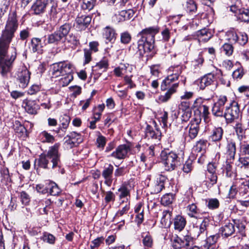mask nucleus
<instances>
[{
	"label": "nucleus",
	"instance_id": "nucleus-1",
	"mask_svg": "<svg viewBox=\"0 0 249 249\" xmlns=\"http://www.w3.org/2000/svg\"><path fill=\"white\" fill-rule=\"evenodd\" d=\"M159 32L157 27H150L143 29L139 33L141 36L137 44H132L129 48L132 55L142 56L145 53L151 52L154 47L155 36Z\"/></svg>",
	"mask_w": 249,
	"mask_h": 249
},
{
	"label": "nucleus",
	"instance_id": "nucleus-2",
	"mask_svg": "<svg viewBox=\"0 0 249 249\" xmlns=\"http://www.w3.org/2000/svg\"><path fill=\"white\" fill-rule=\"evenodd\" d=\"M11 41L12 39L3 36L0 37V74L3 78L8 77L17 57L15 48L9 53L8 52Z\"/></svg>",
	"mask_w": 249,
	"mask_h": 249
},
{
	"label": "nucleus",
	"instance_id": "nucleus-3",
	"mask_svg": "<svg viewBox=\"0 0 249 249\" xmlns=\"http://www.w3.org/2000/svg\"><path fill=\"white\" fill-rule=\"evenodd\" d=\"M59 144L55 143L50 147L47 153L41 154L38 159L35 160V168L38 170V168H48L49 160L52 163V168H60V155L58 153Z\"/></svg>",
	"mask_w": 249,
	"mask_h": 249
},
{
	"label": "nucleus",
	"instance_id": "nucleus-4",
	"mask_svg": "<svg viewBox=\"0 0 249 249\" xmlns=\"http://www.w3.org/2000/svg\"><path fill=\"white\" fill-rule=\"evenodd\" d=\"M160 157L161 162L166 171H173L180 164L179 158L178 155L174 152L162 151Z\"/></svg>",
	"mask_w": 249,
	"mask_h": 249
},
{
	"label": "nucleus",
	"instance_id": "nucleus-5",
	"mask_svg": "<svg viewBox=\"0 0 249 249\" xmlns=\"http://www.w3.org/2000/svg\"><path fill=\"white\" fill-rule=\"evenodd\" d=\"M71 29V25L69 23L62 25L53 33L47 36L45 40V41H46V43L58 44L63 38L68 35Z\"/></svg>",
	"mask_w": 249,
	"mask_h": 249
},
{
	"label": "nucleus",
	"instance_id": "nucleus-6",
	"mask_svg": "<svg viewBox=\"0 0 249 249\" xmlns=\"http://www.w3.org/2000/svg\"><path fill=\"white\" fill-rule=\"evenodd\" d=\"M18 27L17 14L15 12H13L9 15L5 29L1 36L12 40Z\"/></svg>",
	"mask_w": 249,
	"mask_h": 249
},
{
	"label": "nucleus",
	"instance_id": "nucleus-7",
	"mask_svg": "<svg viewBox=\"0 0 249 249\" xmlns=\"http://www.w3.org/2000/svg\"><path fill=\"white\" fill-rule=\"evenodd\" d=\"M226 39L230 43L244 46L248 41V36L245 32L237 33L233 29L229 30L226 33Z\"/></svg>",
	"mask_w": 249,
	"mask_h": 249
},
{
	"label": "nucleus",
	"instance_id": "nucleus-8",
	"mask_svg": "<svg viewBox=\"0 0 249 249\" xmlns=\"http://www.w3.org/2000/svg\"><path fill=\"white\" fill-rule=\"evenodd\" d=\"M182 71V67L181 66L178 65L170 67L168 70V76L162 81L161 84V90H166L167 88V87L170 86L172 82L178 80L181 74Z\"/></svg>",
	"mask_w": 249,
	"mask_h": 249
},
{
	"label": "nucleus",
	"instance_id": "nucleus-9",
	"mask_svg": "<svg viewBox=\"0 0 249 249\" xmlns=\"http://www.w3.org/2000/svg\"><path fill=\"white\" fill-rule=\"evenodd\" d=\"M240 115L241 112L238 104L233 101L230 103L229 107H226L223 117L227 124H231L238 119Z\"/></svg>",
	"mask_w": 249,
	"mask_h": 249
},
{
	"label": "nucleus",
	"instance_id": "nucleus-10",
	"mask_svg": "<svg viewBox=\"0 0 249 249\" xmlns=\"http://www.w3.org/2000/svg\"><path fill=\"white\" fill-rule=\"evenodd\" d=\"M71 65L70 63L60 62L53 64L50 69V72L53 77L62 76L66 73L72 72Z\"/></svg>",
	"mask_w": 249,
	"mask_h": 249
},
{
	"label": "nucleus",
	"instance_id": "nucleus-11",
	"mask_svg": "<svg viewBox=\"0 0 249 249\" xmlns=\"http://www.w3.org/2000/svg\"><path fill=\"white\" fill-rule=\"evenodd\" d=\"M178 236L176 234L172 241V247L174 249H181L189 246L192 244L194 239L190 235L179 234Z\"/></svg>",
	"mask_w": 249,
	"mask_h": 249
},
{
	"label": "nucleus",
	"instance_id": "nucleus-12",
	"mask_svg": "<svg viewBox=\"0 0 249 249\" xmlns=\"http://www.w3.org/2000/svg\"><path fill=\"white\" fill-rule=\"evenodd\" d=\"M227 97L225 95H221L217 101L213 104L212 109V114L216 117H223L224 106L227 102Z\"/></svg>",
	"mask_w": 249,
	"mask_h": 249
},
{
	"label": "nucleus",
	"instance_id": "nucleus-13",
	"mask_svg": "<svg viewBox=\"0 0 249 249\" xmlns=\"http://www.w3.org/2000/svg\"><path fill=\"white\" fill-rule=\"evenodd\" d=\"M30 72L25 67L19 69L17 74V78L20 87L25 88L27 86L30 79Z\"/></svg>",
	"mask_w": 249,
	"mask_h": 249
},
{
	"label": "nucleus",
	"instance_id": "nucleus-14",
	"mask_svg": "<svg viewBox=\"0 0 249 249\" xmlns=\"http://www.w3.org/2000/svg\"><path fill=\"white\" fill-rule=\"evenodd\" d=\"M131 147L130 143L120 145L116 150L111 153V156L118 160L124 159L127 156L128 152L130 151Z\"/></svg>",
	"mask_w": 249,
	"mask_h": 249
},
{
	"label": "nucleus",
	"instance_id": "nucleus-15",
	"mask_svg": "<svg viewBox=\"0 0 249 249\" xmlns=\"http://www.w3.org/2000/svg\"><path fill=\"white\" fill-rule=\"evenodd\" d=\"M201 119L197 118H194L191 120L188 126V136L190 139L193 140L196 137L199 131V124Z\"/></svg>",
	"mask_w": 249,
	"mask_h": 249
},
{
	"label": "nucleus",
	"instance_id": "nucleus-16",
	"mask_svg": "<svg viewBox=\"0 0 249 249\" xmlns=\"http://www.w3.org/2000/svg\"><path fill=\"white\" fill-rule=\"evenodd\" d=\"M187 214L189 216L197 219L207 218V213L201 212L195 203H192L187 206Z\"/></svg>",
	"mask_w": 249,
	"mask_h": 249
},
{
	"label": "nucleus",
	"instance_id": "nucleus-17",
	"mask_svg": "<svg viewBox=\"0 0 249 249\" xmlns=\"http://www.w3.org/2000/svg\"><path fill=\"white\" fill-rule=\"evenodd\" d=\"M114 167L111 164L106 165L102 171V176L104 178V183L110 187L113 181V173Z\"/></svg>",
	"mask_w": 249,
	"mask_h": 249
},
{
	"label": "nucleus",
	"instance_id": "nucleus-18",
	"mask_svg": "<svg viewBox=\"0 0 249 249\" xmlns=\"http://www.w3.org/2000/svg\"><path fill=\"white\" fill-rule=\"evenodd\" d=\"M200 179L202 184L207 189H210L216 183L217 176V174L204 173L201 175Z\"/></svg>",
	"mask_w": 249,
	"mask_h": 249
},
{
	"label": "nucleus",
	"instance_id": "nucleus-19",
	"mask_svg": "<svg viewBox=\"0 0 249 249\" xmlns=\"http://www.w3.org/2000/svg\"><path fill=\"white\" fill-rule=\"evenodd\" d=\"M236 151V142L233 140L228 141L226 147V158L227 160H234Z\"/></svg>",
	"mask_w": 249,
	"mask_h": 249
},
{
	"label": "nucleus",
	"instance_id": "nucleus-20",
	"mask_svg": "<svg viewBox=\"0 0 249 249\" xmlns=\"http://www.w3.org/2000/svg\"><path fill=\"white\" fill-rule=\"evenodd\" d=\"M91 17L89 15H79L75 19L77 26L81 30L85 29L90 24Z\"/></svg>",
	"mask_w": 249,
	"mask_h": 249
},
{
	"label": "nucleus",
	"instance_id": "nucleus-21",
	"mask_svg": "<svg viewBox=\"0 0 249 249\" xmlns=\"http://www.w3.org/2000/svg\"><path fill=\"white\" fill-rule=\"evenodd\" d=\"M214 76L211 73L208 74L201 77L199 80L198 84L200 89H204L206 87L212 85L214 82Z\"/></svg>",
	"mask_w": 249,
	"mask_h": 249
},
{
	"label": "nucleus",
	"instance_id": "nucleus-22",
	"mask_svg": "<svg viewBox=\"0 0 249 249\" xmlns=\"http://www.w3.org/2000/svg\"><path fill=\"white\" fill-rule=\"evenodd\" d=\"M23 106L27 113L36 114L39 109L38 105L34 101L25 100L23 103Z\"/></svg>",
	"mask_w": 249,
	"mask_h": 249
},
{
	"label": "nucleus",
	"instance_id": "nucleus-23",
	"mask_svg": "<svg viewBox=\"0 0 249 249\" xmlns=\"http://www.w3.org/2000/svg\"><path fill=\"white\" fill-rule=\"evenodd\" d=\"M178 87V83L173 84L164 95H161L159 97V101L162 103L167 102L171 98V95L176 92Z\"/></svg>",
	"mask_w": 249,
	"mask_h": 249
},
{
	"label": "nucleus",
	"instance_id": "nucleus-24",
	"mask_svg": "<svg viewBox=\"0 0 249 249\" xmlns=\"http://www.w3.org/2000/svg\"><path fill=\"white\" fill-rule=\"evenodd\" d=\"M197 36L199 41L207 42L212 38L213 34L209 29L204 28L197 32Z\"/></svg>",
	"mask_w": 249,
	"mask_h": 249
},
{
	"label": "nucleus",
	"instance_id": "nucleus-25",
	"mask_svg": "<svg viewBox=\"0 0 249 249\" xmlns=\"http://www.w3.org/2000/svg\"><path fill=\"white\" fill-rule=\"evenodd\" d=\"M186 224L185 218L180 215H178L174 219V228L178 231H181L185 227Z\"/></svg>",
	"mask_w": 249,
	"mask_h": 249
},
{
	"label": "nucleus",
	"instance_id": "nucleus-26",
	"mask_svg": "<svg viewBox=\"0 0 249 249\" xmlns=\"http://www.w3.org/2000/svg\"><path fill=\"white\" fill-rule=\"evenodd\" d=\"M103 36L107 41L113 42L116 39V34L113 28L107 27L104 30Z\"/></svg>",
	"mask_w": 249,
	"mask_h": 249
},
{
	"label": "nucleus",
	"instance_id": "nucleus-27",
	"mask_svg": "<svg viewBox=\"0 0 249 249\" xmlns=\"http://www.w3.org/2000/svg\"><path fill=\"white\" fill-rule=\"evenodd\" d=\"M223 133L224 130L221 127L215 128L212 130L210 138L213 142H219L222 139Z\"/></svg>",
	"mask_w": 249,
	"mask_h": 249
},
{
	"label": "nucleus",
	"instance_id": "nucleus-28",
	"mask_svg": "<svg viewBox=\"0 0 249 249\" xmlns=\"http://www.w3.org/2000/svg\"><path fill=\"white\" fill-rule=\"evenodd\" d=\"M45 8V0H36L32 7V9L35 14L38 15L44 12Z\"/></svg>",
	"mask_w": 249,
	"mask_h": 249
},
{
	"label": "nucleus",
	"instance_id": "nucleus-29",
	"mask_svg": "<svg viewBox=\"0 0 249 249\" xmlns=\"http://www.w3.org/2000/svg\"><path fill=\"white\" fill-rule=\"evenodd\" d=\"M145 136L148 139H160V132L158 129L154 131L152 126L147 125L145 130Z\"/></svg>",
	"mask_w": 249,
	"mask_h": 249
},
{
	"label": "nucleus",
	"instance_id": "nucleus-30",
	"mask_svg": "<svg viewBox=\"0 0 249 249\" xmlns=\"http://www.w3.org/2000/svg\"><path fill=\"white\" fill-rule=\"evenodd\" d=\"M199 101H201V99H196L194 101L193 107L198 108L199 111L202 114V116L204 117V119L206 120L209 114V107L205 105H200L198 106L197 103Z\"/></svg>",
	"mask_w": 249,
	"mask_h": 249
},
{
	"label": "nucleus",
	"instance_id": "nucleus-31",
	"mask_svg": "<svg viewBox=\"0 0 249 249\" xmlns=\"http://www.w3.org/2000/svg\"><path fill=\"white\" fill-rule=\"evenodd\" d=\"M130 186L128 184H123L118 189V196L120 199L126 198L128 199L127 197H130Z\"/></svg>",
	"mask_w": 249,
	"mask_h": 249
},
{
	"label": "nucleus",
	"instance_id": "nucleus-32",
	"mask_svg": "<svg viewBox=\"0 0 249 249\" xmlns=\"http://www.w3.org/2000/svg\"><path fill=\"white\" fill-rule=\"evenodd\" d=\"M233 161L226 160L225 164L222 167L223 174H225L227 177H232L233 176L234 171L232 165Z\"/></svg>",
	"mask_w": 249,
	"mask_h": 249
},
{
	"label": "nucleus",
	"instance_id": "nucleus-33",
	"mask_svg": "<svg viewBox=\"0 0 249 249\" xmlns=\"http://www.w3.org/2000/svg\"><path fill=\"white\" fill-rule=\"evenodd\" d=\"M67 137L69 138V143H71L73 145L78 144L82 142L81 135L75 132H71Z\"/></svg>",
	"mask_w": 249,
	"mask_h": 249
},
{
	"label": "nucleus",
	"instance_id": "nucleus-34",
	"mask_svg": "<svg viewBox=\"0 0 249 249\" xmlns=\"http://www.w3.org/2000/svg\"><path fill=\"white\" fill-rule=\"evenodd\" d=\"M47 190L52 196H58L60 193V189L57 185L53 182L50 181L48 183Z\"/></svg>",
	"mask_w": 249,
	"mask_h": 249
},
{
	"label": "nucleus",
	"instance_id": "nucleus-35",
	"mask_svg": "<svg viewBox=\"0 0 249 249\" xmlns=\"http://www.w3.org/2000/svg\"><path fill=\"white\" fill-rule=\"evenodd\" d=\"M134 15V12L132 9L121 11L119 15V19L121 21L129 20L132 18Z\"/></svg>",
	"mask_w": 249,
	"mask_h": 249
},
{
	"label": "nucleus",
	"instance_id": "nucleus-36",
	"mask_svg": "<svg viewBox=\"0 0 249 249\" xmlns=\"http://www.w3.org/2000/svg\"><path fill=\"white\" fill-rule=\"evenodd\" d=\"M172 213L169 210L164 211L161 219V223L165 227L168 226L171 223Z\"/></svg>",
	"mask_w": 249,
	"mask_h": 249
},
{
	"label": "nucleus",
	"instance_id": "nucleus-37",
	"mask_svg": "<svg viewBox=\"0 0 249 249\" xmlns=\"http://www.w3.org/2000/svg\"><path fill=\"white\" fill-rule=\"evenodd\" d=\"M62 77L59 80V85L62 87L68 86L73 80V76L71 72L66 73L62 75Z\"/></svg>",
	"mask_w": 249,
	"mask_h": 249
},
{
	"label": "nucleus",
	"instance_id": "nucleus-38",
	"mask_svg": "<svg viewBox=\"0 0 249 249\" xmlns=\"http://www.w3.org/2000/svg\"><path fill=\"white\" fill-rule=\"evenodd\" d=\"M45 5L46 7H47L50 8V12L51 14L56 13L58 4L56 0H45Z\"/></svg>",
	"mask_w": 249,
	"mask_h": 249
},
{
	"label": "nucleus",
	"instance_id": "nucleus-39",
	"mask_svg": "<svg viewBox=\"0 0 249 249\" xmlns=\"http://www.w3.org/2000/svg\"><path fill=\"white\" fill-rule=\"evenodd\" d=\"M42 47L41 40L38 38H33L31 40L30 48L33 52L35 53Z\"/></svg>",
	"mask_w": 249,
	"mask_h": 249
},
{
	"label": "nucleus",
	"instance_id": "nucleus-40",
	"mask_svg": "<svg viewBox=\"0 0 249 249\" xmlns=\"http://www.w3.org/2000/svg\"><path fill=\"white\" fill-rule=\"evenodd\" d=\"M232 44L229 43H225L223 45L221 48V52L223 53L227 56L231 55L233 52V47Z\"/></svg>",
	"mask_w": 249,
	"mask_h": 249
},
{
	"label": "nucleus",
	"instance_id": "nucleus-41",
	"mask_svg": "<svg viewBox=\"0 0 249 249\" xmlns=\"http://www.w3.org/2000/svg\"><path fill=\"white\" fill-rule=\"evenodd\" d=\"M238 19L242 22H249V10L244 9L239 11V14L238 16Z\"/></svg>",
	"mask_w": 249,
	"mask_h": 249
},
{
	"label": "nucleus",
	"instance_id": "nucleus-42",
	"mask_svg": "<svg viewBox=\"0 0 249 249\" xmlns=\"http://www.w3.org/2000/svg\"><path fill=\"white\" fill-rule=\"evenodd\" d=\"M95 2V0H82L81 7L83 10L89 11L94 8Z\"/></svg>",
	"mask_w": 249,
	"mask_h": 249
},
{
	"label": "nucleus",
	"instance_id": "nucleus-43",
	"mask_svg": "<svg viewBox=\"0 0 249 249\" xmlns=\"http://www.w3.org/2000/svg\"><path fill=\"white\" fill-rule=\"evenodd\" d=\"M207 141L205 140H200L196 142V145L194 147V150L196 152H201L206 148Z\"/></svg>",
	"mask_w": 249,
	"mask_h": 249
},
{
	"label": "nucleus",
	"instance_id": "nucleus-44",
	"mask_svg": "<svg viewBox=\"0 0 249 249\" xmlns=\"http://www.w3.org/2000/svg\"><path fill=\"white\" fill-rule=\"evenodd\" d=\"M174 199V196L172 194H167L164 195L161 198V203L164 206L171 204Z\"/></svg>",
	"mask_w": 249,
	"mask_h": 249
},
{
	"label": "nucleus",
	"instance_id": "nucleus-45",
	"mask_svg": "<svg viewBox=\"0 0 249 249\" xmlns=\"http://www.w3.org/2000/svg\"><path fill=\"white\" fill-rule=\"evenodd\" d=\"M218 239V236L216 235H211L204 241L206 242V244H209L210 248L211 249L215 248V243Z\"/></svg>",
	"mask_w": 249,
	"mask_h": 249
},
{
	"label": "nucleus",
	"instance_id": "nucleus-46",
	"mask_svg": "<svg viewBox=\"0 0 249 249\" xmlns=\"http://www.w3.org/2000/svg\"><path fill=\"white\" fill-rule=\"evenodd\" d=\"M14 129L16 133L23 134L27 130L19 121H16L14 124Z\"/></svg>",
	"mask_w": 249,
	"mask_h": 249
},
{
	"label": "nucleus",
	"instance_id": "nucleus-47",
	"mask_svg": "<svg viewBox=\"0 0 249 249\" xmlns=\"http://www.w3.org/2000/svg\"><path fill=\"white\" fill-rule=\"evenodd\" d=\"M186 10L190 13L196 12L197 10L196 3L193 0H188L186 2Z\"/></svg>",
	"mask_w": 249,
	"mask_h": 249
},
{
	"label": "nucleus",
	"instance_id": "nucleus-48",
	"mask_svg": "<svg viewBox=\"0 0 249 249\" xmlns=\"http://www.w3.org/2000/svg\"><path fill=\"white\" fill-rule=\"evenodd\" d=\"M244 74V70L242 67H240L235 70L232 72V77L234 79H241Z\"/></svg>",
	"mask_w": 249,
	"mask_h": 249
},
{
	"label": "nucleus",
	"instance_id": "nucleus-49",
	"mask_svg": "<svg viewBox=\"0 0 249 249\" xmlns=\"http://www.w3.org/2000/svg\"><path fill=\"white\" fill-rule=\"evenodd\" d=\"M40 136L42 138H44V140H43L44 142H53L54 141V137L46 131L42 132L40 134Z\"/></svg>",
	"mask_w": 249,
	"mask_h": 249
},
{
	"label": "nucleus",
	"instance_id": "nucleus-50",
	"mask_svg": "<svg viewBox=\"0 0 249 249\" xmlns=\"http://www.w3.org/2000/svg\"><path fill=\"white\" fill-rule=\"evenodd\" d=\"M219 202L216 198H211L208 201L207 206L210 209H215L218 208Z\"/></svg>",
	"mask_w": 249,
	"mask_h": 249
},
{
	"label": "nucleus",
	"instance_id": "nucleus-51",
	"mask_svg": "<svg viewBox=\"0 0 249 249\" xmlns=\"http://www.w3.org/2000/svg\"><path fill=\"white\" fill-rule=\"evenodd\" d=\"M142 243L145 248H150L153 245V239L151 235H146L142 239Z\"/></svg>",
	"mask_w": 249,
	"mask_h": 249
},
{
	"label": "nucleus",
	"instance_id": "nucleus-52",
	"mask_svg": "<svg viewBox=\"0 0 249 249\" xmlns=\"http://www.w3.org/2000/svg\"><path fill=\"white\" fill-rule=\"evenodd\" d=\"M131 36L130 34L127 32H124L121 34V41L124 44H128L130 42Z\"/></svg>",
	"mask_w": 249,
	"mask_h": 249
},
{
	"label": "nucleus",
	"instance_id": "nucleus-53",
	"mask_svg": "<svg viewBox=\"0 0 249 249\" xmlns=\"http://www.w3.org/2000/svg\"><path fill=\"white\" fill-rule=\"evenodd\" d=\"M20 200L22 204L27 205L30 201L29 196L24 191L20 193Z\"/></svg>",
	"mask_w": 249,
	"mask_h": 249
},
{
	"label": "nucleus",
	"instance_id": "nucleus-54",
	"mask_svg": "<svg viewBox=\"0 0 249 249\" xmlns=\"http://www.w3.org/2000/svg\"><path fill=\"white\" fill-rule=\"evenodd\" d=\"M41 86L40 85L34 84L31 86L28 90V93L30 95L36 94L40 90Z\"/></svg>",
	"mask_w": 249,
	"mask_h": 249
},
{
	"label": "nucleus",
	"instance_id": "nucleus-55",
	"mask_svg": "<svg viewBox=\"0 0 249 249\" xmlns=\"http://www.w3.org/2000/svg\"><path fill=\"white\" fill-rule=\"evenodd\" d=\"M106 143V138L102 136L99 135L96 139V144L98 148H101L103 149L105 146Z\"/></svg>",
	"mask_w": 249,
	"mask_h": 249
},
{
	"label": "nucleus",
	"instance_id": "nucleus-56",
	"mask_svg": "<svg viewBox=\"0 0 249 249\" xmlns=\"http://www.w3.org/2000/svg\"><path fill=\"white\" fill-rule=\"evenodd\" d=\"M66 40L68 42L75 46H77L79 44V40L77 39V37L73 34L69 35L66 38Z\"/></svg>",
	"mask_w": 249,
	"mask_h": 249
},
{
	"label": "nucleus",
	"instance_id": "nucleus-57",
	"mask_svg": "<svg viewBox=\"0 0 249 249\" xmlns=\"http://www.w3.org/2000/svg\"><path fill=\"white\" fill-rule=\"evenodd\" d=\"M41 239L44 242L49 244H53L55 240L53 234H43Z\"/></svg>",
	"mask_w": 249,
	"mask_h": 249
},
{
	"label": "nucleus",
	"instance_id": "nucleus-58",
	"mask_svg": "<svg viewBox=\"0 0 249 249\" xmlns=\"http://www.w3.org/2000/svg\"><path fill=\"white\" fill-rule=\"evenodd\" d=\"M164 187V185L163 182L158 183L156 184L152 188L151 193L158 194L160 192Z\"/></svg>",
	"mask_w": 249,
	"mask_h": 249
},
{
	"label": "nucleus",
	"instance_id": "nucleus-59",
	"mask_svg": "<svg viewBox=\"0 0 249 249\" xmlns=\"http://www.w3.org/2000/svg\"><path fill=\"white\" fill-rule=\"evenodd\" d=\"M237 202L243 207L248 208L249 207V195L242 197L241 199L237 200Z\"/></svg>",
	"mask_w": 249,
	"mask_h": 249
},
{
	"label": "nucleus",
	"instance_id": "nucleus-60",
	"mask_svg": "<svg viewBox=\"0 0 249 249\" xmlns=\"http://www.w3.org/2000/svg\"><path fill=\"white\" fill-rule=\"evenodd\" d=\"M217 165L214 163H209L207 165V170L204 173L216 174V169Z\"/></svg>",
	"mask_w": 249,
	"mask_h": 249
},
{
	"label": "nucleus",
	"instance_id": "nucleus-61",
	"mask_svg": "<svg viewBox=\"0 0 249 249\" xmlns=\"http://www.w3.org/2000/svg\"><path fill=\"white\" fill-rule=\"evenodd\" d=\"M6 3V0H3L0 4V19L6 12L8 8V5Z\"/></svg>",
	"mask_w": 249,
	"mask_h": 249
},
{
	"label": "nucleus",
	"instance_id": "nucleus-62",
	"mask_svg": "<svg viewBox=\"0 0 249 249\" xmlns=\"http://www.w3.org/2000/svg\"><path fill=\"white\" fill-rule=\"evenodd\" d=\"M125 66H121L117 68H116L114 70V72L116 76L120 77L122 76L124 74L125 71Z\"/></svg>",
	"mask_w": 249,
	"mask_h": 249
},
{
	"label": "nucleus",
	"instance_id": "nucleus-63",
	"mask_svg": "<svg viewBox=\"0 0 249 249\" xmlns=\"http://www.w3.org/2000/svg\"><path fill=\"white\" fill-rule=\"evenodd\" d=\"M192 161L191 160H189L186 161L183 165L182 170L186 173H189L192 171Z\"/></svg>",
	"mask_w": 249,
	"mask_h": 249
},
{
	"label": "nucleus",
	"instance_id": "nucleus-64",
	"mask_svg": "<svg viewBox=\"0 0 249 249\" xmlns=\"http://www.w3.org/2000/svg\"><path fill=\"white\" fill-rule=\"evenodd\" d=\"M240 163L246 168H249V157H240L238 159Z\"/></svg>",
	"mask_w": 249,
	"mask_h": 249
}]
</instances>
